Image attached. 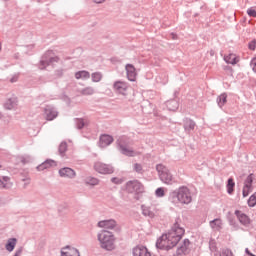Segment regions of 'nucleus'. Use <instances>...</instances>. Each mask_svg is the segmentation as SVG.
Listing matches in <instances>:
<instances>
[{"mask_svg": "<svg viewBox=\"0 0 256 256\" xmlns=\"http://www.w3.org/2000/svg\"><path fill=\"white\" fill-rule=\"evenodd\" d=\"M83 95H93L94 91L92 88H85L83 91H82Z\"/></svg>", "mask_w": 256, "mask_h": 256, "instance_id": "36", "label": "nucleus"}, {"mask_svg": "<svg viewBox=\"0 0 256 256\" xmlns=\"http://www.w3.org/2000/svg\"><path fill=\"white\" fill-rule=\"evenodd\" d=\"M66 151H67V144L65 142H62L59 146V153L63 155L65 154Z\"/></svg>", "mask_w": 256, "mask_h": 256, "instance_id": "32", "label": "nucleus"}, {"mask_svg": "<svg viewBox=\"0 0 256 256\" xmlns=\"http://www.w3.org/2000/svg\"><path fill=\"white\" fill-rule=\"evenodd\" d=\"M105 0H94L95 3H103Z\"/></svg>", "mask_w": 256, "mask_h": 256, "instance_id": "44", "label": "nucleus"}, {"mask_svg": "<svg viewBox=\"0 0 256 256\" xmlns=\"http://www.w3.org/2000/svg\"><path fill=\"white\" fill-rule=\"evenodd\" d=\"M224 60L230 65H237V63H239V57H237L235 54H229L225 56Z\"/></svg>", "mask_w": 256, "mask_h": 256, "instance_id": "19", "label": "nucleus"}, {"mask_svg": "<svg viewBox=\"0 0 256 256\" xmlns=\"http://www.w3.org/2000/svg\"><path fill=\"white\" fill-rule=\"evenodd\" d=\"M134 171H136L137 173H141V171H143V167L141 166V164H135Z\"/></svg>", "mask_w": 256, "mask_h": 256, "instance_id": "38", "label": "nucleus"}, {"mask_svg": "<svg viewBox=\"0 0 256 256\" xmlns=\"http://www.w3.org/2000/svg\"><path fill=\"white\" fill-rule=\"evenodd\" d=\"M9 187H11L9 177H3V180H0V189H9Z\"/></svg>", "mask_w": 256, "mask_h": 256, "instance_id": "25", "label": "nucleus"}, {"mask_svg": "<svg viewBox=\"0 0 256 256\" xmlns=\"http://www.w3.org/2000/svg\"><path fill=\"white\" fill-rule=\"evenodd\" d=\"M44 114L47 121H53V119H57V116L59 115L51 106L45 108Z\"/></svg>", "mask_w": 256, "mask_h": 256, "instance_id": "15", "label": "nucleus"}, {"mask_svg": "<svg viewBox=\"0 0 256 256\" xmlns=\"http://www.w3.org/2000/svg\"><path fill=\"white\" fill-rule=\"evenodd\" d=\"M88 185H99V180L97 178H90L87 180Z\"/></svg>", "mask_w": 256, "mask_h": 256, "instance_id": "34", "label": "nucleus"}, {"mask_svg": "<svg viewBox=\"0 0 256 256\" xmlns=\"http://www.w3.org/2000/svg\"><path fill=\"white\" fill-rule=\"evenodd\" d=\"M155 195L157 197H165V188H158L156 191H155Z\"/></svg>", "mask_w": 256, "mask_h": 256, "instance_id": "33", "label": "nucleus"}, {"mask_svg": "<svg viewBox=\"0 0 256 256\" xmlns=\"http://www.w3.org/2000/svg\"><path fill=\"white\" fill-rule=\"evenodd\" d=\"M251 191H253V174H250L244 182V187L242 190L243 197H248Z\"/></svg>", "mask_w": 256, "mask_h": 256, "instance_id": "7", "label": "nucleus"}, {"mask_svg": "<svg viewBox=\"0 0 256 256\" xmlns=\"http://www.w3.org/2000/svg\"><path fill=\"white\" fill-rule=\"evenodd\" d=\"M226 189L228 195H233V191H235V181L233 180V178L228 179Z\"/></svg>", "mask_w": 256, "mask_h": 256, "instance_id": "22", "label": "nucleus"}, {"mask_svg": "<svg viewBox=\"0 0 256 256\" xmlns=\"http://www.w3.org/2000/svg\"><path fill=\"white\" fill-rule=\"evenodd\" d=\"M0 51H1V44H0Z\"/></svg>", "mask_w": 256, "mask_h": 256, "instance_id": "46", "label": "nucleus"}, {"mask_svg": "<svg viewBox=\"0 0 256 256\" xmlns=\"http://www.w3.org/2000/svg\"><path fill=\"white\" fill-rule=\"evenodd\" d=\"M249 207H255L256 206V192L250 196L248 200Z\"/></svg>", "mask_w": 256, "mask_h": 256, "instance_id": "30", "label": "nucleus"}, {"mask_svg": "<svg viewBox=\"0 0 256 256\" xmlns=\"http://www.w3.org/2000/svg\"><path fill=\"white\" fill-rule=\"evenodd\" d=\"M210 227H212L215 231H221L223 227V222L221 219H215L210 222Z\"/></svg>", "mask_w": 256, "mask_h": 256, "instance_id": "21", "label": "nucleus"}, {"mask_svg": "<svg viewBox=\"0 0 256 256\" xmlns=\"http://www.w3.org/2000/svg\"><path fill=\"white\" fill-rule=\"evenodd\" d=\"M57 163L53 160H48L42 163L40 166L37 167L38 171H43V169H49V167H55Z\"/></svg>", "mask_w": 256, "mask_h": 256, "instance_id": "20", "label": "nucleus"}, {"mask_svg": "<svg viewBox=\"0 0 256 256\" xmlns=\"http://www.w3.org/2000/svg\"><path fill=\"white\" fill-rule=\"evenodd\" d=\"M218 105L219 107H223V105H225V103H227V94H221L219 97H218Z\"/></svg>", "mask_w": 256, "mask_h": 256, "instance_id": "28", "label": "nucleus"}, {"mask_svg": "<svg viewBox=\"0 0 256 256\" xmlns=\"http://www.w3.org/2000/svg\"><path fill=\"white\" fill-rule=\"evenodd\" d=\"M101 73H93L92 74V80L94 81V83H99V81H101Z\"/></svg>", "mask_w": 256, "mask_h": 256, "instance_id": "31", "label": "nucleus"}, {"mask_svg": "<svg viewBox=\"0 0 256 256\" xmlns=\"http://www.w3.org/2000/svg\"><path fill=\"white\" fill-rule=\"evenodd\" d=\"M16 106H17V99L15 98L10 99L5 103V108L8 110L15 109Z\"/></svg>", "mask_w": 256, "mask_h": 256, "instance_id": "27", "label": "nucleus"}, {"mask_svg": "<svg viewBox=\"0 0 256 256\" xmlns=\"http://www.w3.org/2000/svg\"><path fill=\"white\" fill-rule=\"evenodd\" d=\"M235 215L242 225H249L251 223V218H249V216H247V214L243 213L241 210H236Z\"/></svg>", "mask_w": 256, "mask_h": 256, "instance_id": "10", "label": "nucleus"}, {"mask_svg": "<svg viewBox=\"0 0 256 256\" xmlns=\"http://www.w3.org/2000/svg\"><path fill=\"white\" fill-rule=\"evenodd\" d=\"M61 255L62 256H81L79 254V250H77L76 248L71 247V246H66V247L62 248Z\"/></svg>", "mask_w": 256, "mask_h": 256, "instance_id": "13", "label": "nucleus"}, {"mask_svg": "<svg viewBox=\"0 0 256 256\" xmlns=\"http://www.w3.org/2000/svg\"><path fill=\"white\" fill-rule=\"evenodd\" d=\"M14 256H21V250H18Z\"/></svg>", "mask_w": 256, "mask_h": 256, "instance_id": "43", "label": "nucleus"}, {"mask_svg": "<svg viewBox=\"0 0 256 256\" xmlns=\"http://www.w3.org/2000/svg\"><path fill=\"white\" fill-rule=\"evenodd\" d=\"M142 213L146 217H150V219H153L155 215H157V209L149 208V207H143L142 208Z\"/></svg>", "mask_w": 256, "mask_h": 256, "instance_id": "18", "label": "nucleus"}, {"mask_svg": "<svg viewBox=\"0 0 256 256\" xmlns=\"http://www.w3.org/2000/svg\"><path fill=\"white\" fill-rule=\"evenodd\" d=\"M94 169L97 173H101L102 175H111L114 171L112 166L103 162H95Z\"/></svg>", "mask_w": 256, "mask_h": 256, "instance_id": "6", "label": "nucleus"}, {"mask_svg": "<svg viewBox=\"0 0 256 256\" xmlns=\"http://www.w3.org/2000/svg\"><path fill=\"white\" fill-rule=\"evenodd\" d=\"M185 235V228L181 227L179 223H175L172 229L163 234L156 242L157 249H163L165 251H169V249H173L176 245L183 239Z\"/></svg>", "mask_w": 256, "mask_h": 256, "instance_id": "1", "label": "nucleus"}, {"mask_svg": "<svg viewBox=\"0 0 256 256\" xmlns=\"http://www.w3.org/2000/svg\"><path fill=\"white\" fill-rule=\"evenodd\" d=\"M113 143V137L104 134L100 137V147H107Z\"/></svg>", "mask_w": 256, "mask_h": 256, "instance_id": "17", "label": "nucleus"}, {"mask_svg": "<svg viewBox=\"0 0 256 256\" xmlns=\"http://www.w3.org/2000/svg\"><path fill=\"white\" fill-rule=\"evenodd\" d=\"M191 245V242L189 239H185L177 249V254L178 255H187L189 253V247Z\"/></svg>", "mask_w": 256, "mask_h": 256, "instance_id": "11", "label": "nucleus"}, {"mask_svg": "<svg viewBox=\"0 0 256 256\" xmlns=\"http://www.w3.org/2000/svg\"><path fill=\"white\" fill-rule=\"evenodd\" d=\"M133 256H151V252L147 247L138 245L133 248Z\"/></svg>", "mask_w": 256, "mask_h": 256, "instance_id": "8", "label": "nucleus"}, {"mask_svg": "<svg viewBox=\"0 0 256 256\" xmlns=\"http://www.w3.org/2000/svg\"><path fill=\"white\" fill-rule=\"evenodd\" d=\"M248 47H249L250 51H255V49H256V40L251 41L249 43Z\"/></svg>", "mask_w": 256, "mask_h": 256, "instance_id": "37", "label": "nucleus"}, {"mask_svg": "<svg viewBox=\"0 0 256 256\" xmlns=\"http://www.w3.org/2000/svg\"><path fill=\"white\" fill-rule=\"evenodd\" d=\"M53 61H57V58H53L50 60V63H53Z\"/></svg>", "mask_w": 256, "mask_h": 256, "instance_id": "45", "label": "nucleus"}, {"mask_svg": "<svg viewBox=\"0 0 256 256\" xmlns=\"http://www.w3.org/2000/svg\"><path fill=\"white\" fill-rule=\"evenodd\" d=\"M98 241L102 249H105L106 251H113V249H115V241H117V238H115V234H113V232L102 230L98 234Z\"/></svg>", "mask_w": 256, "mask_h": 256, "instance_id": "3", "label": "nucleus"}, {"mask_svg": "<svg viewBox=\"0 0 256 256\" xmlns=\"http://www.w3.org/2000/svg\"><path fill=\"white\" fill-rule=\"evenodd\" d=\"M112 183H115L116 185H120V183H123V179H121V178H112Z\"/></svg>", "mask_w": 256, "mask_h": 256, "instance_id": "40", "label": "nucleus"}, {"mask_svg": "<svg viewBox=\"0 0 256 256\" xmlns=\"http://www.w3.org/2000/svg\"><path fill=\"white\" fill-rule=\"evenodd\" d=\"M251 67L254 73H256V57L252 59L251 61Z\"/></svg>", "mask_w": 256, "mask_h": 256, "instance_id": "41", "label": "nucleus"}, {"mask_svg": "<svg viewBox=\"0 0 256 256\" xmlns=\"http://www.w3.org/2000/svg\"><path fill=\"white\" fill-rule=\"evenodd\" d=\"M45 64L49 65V63H47L46 61H41L40 63V69H45Z\"/></svg>", "mask_w": 256, "mask_h": 256, "instance_id": "42", "label": "nucleus"}, {"mask_svg": "<svg viewBox=\"0 0 256 256\" xmlns=\"http://www.w3.org/2000/svg\"><path fill=\"white\" fill-rule=\"evenodd\" d=\"M77 127L79 129H83L85 127V125H89V121L84 120V119H77Z\"/></svg>", "mask_w": 256, "mask_h": 256, "instance_id": "29", "label": "nucleus"}, {"mask_svg": "<svg viewBox=\"0 0 256 256\" xmlns=\"http://www.w3.org/2000/svg\"><path fill=\"white\" fill-rule=\"evenodd\" d=\"M220 256H233V252H231L229 249H224Z\"/></svg>", "mask_w": 256, "mask_h": 256, "instance_id": "35", "label": "nucleus"}, {"mask_svg": "<svg viewBox=\"0 0 256 256\" xmlns=\"http://www.w3.org/2000/svg\"><path fill=\"white\" fill-rule=\"evenodd\" d=\"M156 169L159 173V177L163 183H166V185L171 184L173 181V176L169 172V169L167 167L163 166V164H159L156 166Z\"/></svg>", "mask_w": 256, "mask_h": 256, "instance_id": "5", "label": "nucleus"}, {"mask_svg": "<svg viewBox=\"0 0 256 256\" xmlns=\"http://www.w3.org/2000/svg\"><path fill=\"white\" fill-rule=\"evenodd\" d=\"M15 245H17V239L10 238L6 244V249L11 252L13 249H15Z\"/></svg>", "mask_w": 256, "mask_h": 256, "instance_id": "26", "label": "nucleus"}, {"mask_svg": "<svg viewBox=\"0 0 256 256\" xmlns=\"http://www.w3.org/2000/svg\"><path fill=\"white\" fill-rule=\"evenodd\" d=\"M247 14L249 15V17H256V11L253 9H248Z\"/></svg>", "mask_w": 256, "mask_h": 256, "instance_id": "39", "label": "nucleus"}, {"mask_svg": "<svg viewBox=\"0 0 256 256\" xmlns=\"http://www.w3.org/2000/svg\"><path fill=\"white\" fill-rule=\"evenodd\" d=\"M117 222L115 220H102L98 222L100 229H115Z\"/></svg>", "mask_w": 256, "mask_h": 256, "instance_id": "14", "label": "nucleus"}, {"mask_svg": "<svg viewBox=\"0 0 256 256\" xmlns=\"http://www.w3.org/2000/svg\"><path fill=\"white\" fill-rule=\"evenodd\" d=\"M60 177H67L68 179H73L75 177V170L71 168H62L59 170Z\"/></svg>", "mask_w": 256, "mask_h": 256, "instance_id": "16", "label": "nucleus"}, {"mask_svg": "<svg viewBox=\"0 0 256 256\" xmlns=\"http://www.w3.org/2000/svg\"><path fill=\"white\" fill-rule=\"evenodd\" d=\"M120 149H121V152L123 153V155H127V157L135 156V152L129 147L120 146Z\"/></svg>", "mask_w": 256, "mask_h": 256, "instance_id": "24", "label": "nucleus"}, {"mask_svg": "<svg viewBox=\"0 0 256 256\" xmlns=\"http://www.w3.org/2000/svg\"><path fill=\"white\" fill-rule=\"evenodd\" d=\"M126 191L128 193H135V195H143L145 193V186L138 180H132L126 183Z\"/></svg>", "mask_w": 256, "mask_h": 256, "instance_id": "4", "label": "nucleus"}, {"mask_svg": "<svg viewBox=\"0 0 256 256\" xmlns=\"http://www.w3.org/2000/svg\"><path fill=\"white\" fill-rule=\"evenodd\" d=\"M113 87L114 91H117V93H121L122 95H125L127 89H129V86L123 81H116Z\"/></svg>", "mask_w": 256, "mask_h": 256, "instance_id": "12", "label": "nucleus"}, {"mask_svg": "<svg viewBox=\"0 0 256 256\" xmlns=\"http://www.w3.org/2000/svg\"><path fill=\"white\" fill-rule=\"evenodd\" d=\"M126 73H127V79L129 81H136L137 79V70L135 69V66L132 64L126 65Z\"/></svg>", "mask_w": 256, "mask_h": 256, "instance_id": "9", "label": "nucleus"}, {"mask_svg": "<svg viewBox=\"0 0 256 256\" xmlns=\"http://www.w3.org/2000/svg\"><path fill=\"white\" fill-rule=\"evenodd\" d=\"M171 201L174 205H189L193 201L191 191L187 187H180L178 190L172 193Z\"/></svg>", "mask_w": 256, "mask_h": 256, "instance_id": "2", "label": "nucleus"}, {"mask_svg": "<svg viewBox=\"0 0 256 256\" xmlns=\"http://www.w3.org/2000/svg\"><path fill=\"white\" fill-rule=\"evenodd\" d=\"M76 79H89L91 77V74H89L88 71L82 70L75 73Z\"/></svg>", "mask_w": 256, "mask_h": 256, "instance_id": "23", "label": "nucleus"}]
</instances>
